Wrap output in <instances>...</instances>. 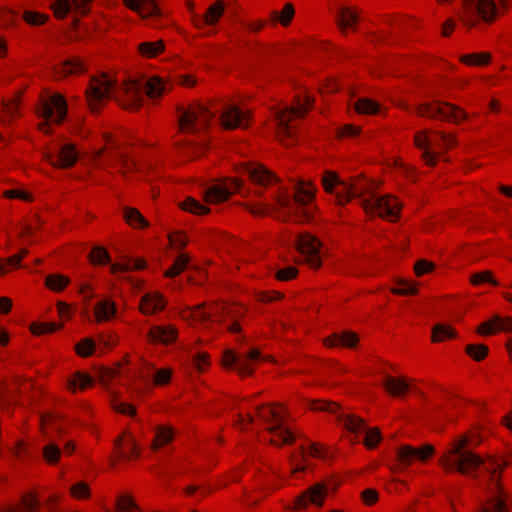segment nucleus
<instances>
[{
	"instance_id": "nucleus-1",
	"label": "nucleus",
	"mask_w": 512,
	"mask_h": 512,
	"mask_svg": "<svg viewBox=\"0 0 512 512\" xmlns=\"http://www.w3.org/2000/svg\"><path fill=\"white\" fill-rule=\"evenodd\" d=\"M471 443H473V438L470 435H462L455 439L440 457L439 464L448 472L457 471L476 477V472L481 470L489 475L494 488L488 499L479 504L476 512H508V506L498 480V474L503 465L491 456L485 459L472 452L468 448Z\"/></svg>"
},
{
	"instance_id": "nucleus-2",
	"label": "nucleus",
	"mask_w": 512,
	"mask_h": 512,
	"mask_svg": "<svg viewBox=\"0 0 512 512\" xmlns=\"http://www.w3.org/2000/svg\"><path fill=\"white\" fill-rule=\"evenodd\" d=\"M146 95L151 98L161 97L170 90L171 85L158 76L147 80L145 85L137 80H127L121 86L116 87L115 80L106 73L91 78L86 91L87 102L92 111H97L103 100L112 98L125 109L134 110L143 102V88Z\"/></svg>"
},
{
	"instance_id": "nucleus-3",
	"label": "nucleus",
	"mask_w": 512,
	"mask_h": 512,
	"mask_svg": "<svg viewBox=\"0 0 512 512\" xmlns=\"http://www.w3.org/2000/svg\"><path fill=\"white\" fill-rule=\"evenodd\" d=\"M314 193L315 187L311 182L299 181L294 186L293 201L287 191H281L275 196V204L254 203L245 207L257 216L276 214V217L281 219L293 216L298 222H307L313 218L308 206L314 198Z\"/></svg>"
},
{
	"instance_id": "nucleus-4",
	"label": "nucleus",
	"mask_w": 512,
	"mask_h": 512,
	"mask_svg": "<svg viewBox=\"0 0 512 512\" xmlns=\"http://www.w3.org/2000/svg\"><path fill=\"white\" fill-rule=\"evenodd\" d=\"M342 190L336 192V201L339 205L348 203L353 198H361V206L366 213L378 215L389 221H396L402 204L392 195L380 196L372 190L371 183L359 176L341 184Z\"/></svg>"
},
{
	"instance_id": "nucleus-5",
	"label": "nucleus",
	"mask_w": 512,
	"mask_h": 512,
	"mask_svg": "<svg viewBox=\"0 0 512 512\" xmlns=\"http://www.w3.org/2000/svg\"><path fill=\"white\" fill-rule=\"evenodd\" d=\"M309 408L313 411H323L334 415L338 423L349 432L357 434L364 431V444L370 449L374 448L381 439L380 431L377 428H368L363 419L343 412L339 405L334 402L311 401L309 402Z\"/></svg>"
},
{
	"instance_id": "nucleus-6",
	"label": "nucleus",
	"mask_w": 512,
	"mask_h": 512,
	"mask_svg": "<svg viewBox=\"0 0 512 512\" xmlns=\"http://www.w3.org/2000/svg\"><path fill=\"white\" fill-rule=\"evenodd\" d=\"M313 99L309 96L298 95L291 106L275 109L274 119L277 123V135L285 145H290L284 138H291L294 134L295 119L303 117L312 107Z\"/></svg>"
},
{
	"instance_id": "nucleus-7",
	"label": "nucleus",
	"mask_w": 512,
	"mask_h": 512,
	"mask_svg": "<svg viewBox=\"0 0 512 512\" xmlns=\"http://www.w3.org/2000/svg\"><path fill=\"white\" fill-rule=\"evenodd\" d=\"M258 417L269 423L275 421L276 423L267 428L271 434V443L275 445L290 444L294 441L292 433L284 426L285 416L278 412L274 407L259 406L257 407Z\"/></svg>"
},
{
	"instance_id": "nucleus-8",
	"label": "nucleus",
	"mask_w": 512,
	"mask_h": 512,
	"mask_svg": "<svg viewBox=\"0 0 512 512\" xmlns=\"http://www.w3.org/2000/svg\"><path fill=\"white\" fill-rule=\"evenodd\" d=\"M44 121L38 125L39 130L50 133L48 121L61 124L67 114V102L61 94H53L44 99L38 111Z\"/></svg>"
},
{
	"instance_id": "nucleus-9",
	"label": "nucleus",
	"mask_w": 512,
	"mask_h": 512,
	"mask_svg": "<svg viewBox=\"0 0 512 512\" xmlns=\"http://www.w3.org/2000/svg\"><path fill=\"white\" fill-rule=\"evenodd\" d=\"M416 113L421 117L448 120L454 123L467 118V113L459 106L440 101L420 104L416 108Z\"/></svg>"
},
{
	"instance_id": "nucleus-10",
	"label": "nucleus",
	"mask_w": 512,
	"mask_h": 512,
	"mask_svg": "<svg viewBox=\"0 0 512 512\" xmlns=\"http://www.w3.org/2000/svg\"><path fill=\"white\" fill-rule=\"evenodd\" d=\"M243 313L241 307L228 304H213L206 309L205 304H199L189 311V316L198 322L224 321L226 318L235 319Z\"/></svg>"
},
{
	"instance_id": "nucleus-11",
	"label": "nucleus",
	"mask_w": 512,
	"mask_h": 512,
	"mask_svg": "<svg viewBox=\"0 0 512 512\" xmlns=\"http://www.w3.org/2000/svg\"><path fill=\"white\" fill-rule=\"evenodd\" d=\"M213 114L202 105L191 106L188 110H182L179 117V129L182 132L197 133L205 129Z\"/></svg>"
},
{
	"instance_id": "nucleus-12",
	"label": "nucleus",
	"mask_w": 512,
	"mask_h": 512,
	"mask_svg": "<svg viewBox=\"0 0 512 512\" xmlns=\"http://www.w3.org/2000/svg\"><path fill=\"white\" fill-rule=\"evenodd\" d=\"M261 359L260 351L252 349L246 353L239 354L233 350H228L223 356V364L227 368H234L241 375H250L253 372L252 362Z\"/></svg>"
},
{
	"instance_id": "nucleus-13",
	"label": "nucleus",
	"mask_w": 512,
	"mask_h": 512,
	"mask_svg": "<svg viewBox=\"0 0 512 512\" xmlns=\"http://www.w3.org/2000/svg\"><path fill=\"white\" fill-rule=\"evenodd\" d=\"M241 184L242 182L238 178H227L207 188L204 192V200L207 204L224 202L240 189Z\"/></svg>"
},
{
	"instance_id": "nucleus-14",
	"label": "nucleus",
	"mask_w": 512,
	"mask_h": 512,
	"mask_svg": "<svg viewBox=\"0 0 512 512\" xmlns=\"http://www.w3.org/2000/svg\"><path fill=\"white\" fill-rule=\"evenodd\" d=\"M432 131L424 129L415 133L414 145L421 150V159L429 167H434L438 162V157L441 154L436 151L438 147L431 139Z\"/></svg>"
},
{
	"instance_id": "nucleus-15",
	"label": "nucleus",
	"mask_w": 512,
	"mask_h": 512,
	"mask_svg": "<svg viewBox=\"0 0 512 512\" xmlns=\"http://www.w3.org/2000/svg\"><path fill=\"white\" fill-rule=\"evenodd\" d=\"M435 449L431 444H424L421 447L402 445L397 450V459L401 468H406L415 460L425 462L433 455Z\"/></svg>"
},
{
	"instance_id": "nucleus-16",
	"label": "nucleus",
	"mask_w": 512,
	"mask_h": 512,
	"mask_svg": "<svg viewBox=\"0 0 512 512\" xmlns=\"http://www.w3.org/2000/svg\"><path fill=\"white\" fill-rule=\"evenodd\" d=\"M43 157L53 167L66 169L72 167L78 160V153L74 144L67 143L60 147L56 155L51 150H45Z\"/></svg>"
},
{
	"instance_id": "nucleus-17",
	"label": "nucleus",
	"mask_w": 512,
	"mask_h": 512,
	"mask_svg": "<svg viewBox=\"0 0 512 512\" xmlns=\"http://www.w3.org/2000/svg\"><path fill=\"white\" fill-rule=\"evenodd\" d=\"M250 122V112L236 105H227L221 114V123L225 129L247 128Z\"/></svg>"
},
{
	"instance_id": "nucleus-18",
	"label": "nucleus",
	"mask_w": 512,
	"mask_h": 512,
	"mask_svg": "<svg viewBox=\"0 0 512 512\" xmlns=\"http://www.w3.org/2000/svg\"><path fill=\"white\" fill-rule=\"evenodd\" d=\"M466 11L475 9L480 19L488 24L496 21L498 8L494 0H464Z\"/></svg>"
},
{
	"instance_id": "nucleus-19",
	"label": "nucleus",
	"mask_w": 512,
	"mask_h": 512,
	"mask_svg": "<svg viewBox=\"0 0 512 512\" xmlns=\"http://www.w3.org/2000/svg\"><path fill=\"white\" fill-rule=\"evenodd\" d=\"M327 493V486L323 483H317L306 489L295 499V507L297 509H303L306 508L309 503L322 506L324 497L327 495Z\"/></svg>"
},
{
	"instance_id": "nucleus-20",
	"label": "nucleus",
	"mask_w": 512,
	"mask_h": 512,
	"mask_svg": "<svg viewBox=\"0 0 512 512\" xmlns=\"http://www.w3.org/2000/svg\"><path fill=\"white\" fill-rule=\"evenodd\" d=\"M95 265H107L110 272L114 274H123L132 270H140L145 267L143 258H127L126 261L121 263H112L111 258H90Z\"/></svg>"
},
{
	"instance_id": "nucleus-21",
	"label": "nucleus",
	"mask_w": 512,
	"mask_h": 512,
	"mask_svg": "<svg viewBox=\"0 0 512 512\" xmlns=\"http://www.w3.org/2000/svg\"><path fill=\"white\" fill-rule=\"evenodd\" d=\"M297 251L303 256L326 255L329 250L314 236L302 234L295 240Z\"/></svg>"
},
{
	"instance_id": "nucleus-22",
	"label": "nucleus",
	"mask_w": 512,
	"mask_h": 512,
	"mask_svg": "<svg viewBox=\"0 0 512 512\" xmlns=\"http://www.w3.org/2000/svg\"><path fill=\"white\" fill-rule=\"evenodd\" d=\"M225 10L224 2L218 0L208 7L203 16H194V26L201 29L204 25H215L222 17Z\"/></svg>"
},
{
	"instance_id": "nucleus-23",
	"label": "nucleus",
	"mask_w": 512,
	"mask_h": 512,
	"mask_svg": "<svg viewBox=\"0 0 512 512\" xmlns=\"http://www.w3.org/2000/svg\"><path fill=\"white\" fill-rule=\"evenodd\" d=\"M242 173L247 174L250 180L259 186H268L276 177L266 168L260 165H245Z\"/></svg>"
},
{
	"instance_id": "nucleus-24",
	"label": "nucleus",
	"mask_w": 512,
	"mask_h": 512,
	"mask_svg": "<svg viewBox=\"0 0 512 512\" xmlns=\"http://www.w3.org/2000/svg\"><path fill=\"white\" fill-rule=\"evenodd\" d=\"M512 329V318L495 315L488 321L483 322L477 329V332L484 335H490L497 331L508 332Z\"/></svg>"
},
{
	"instance_id": "nucleus-25",
	"label": "nucleus",
	"mask_w": 512,
	"mask_h": 512,
	"mask_svg": "<svg viewBox=\"0 0 512 512\" xmlns=\"http://www.w3.org/2000/svg\"><path fill=\"white\" fill-rule=\"evenodd\" d=\"M125 5L137 12L141 17H152L160 14L154 0H123Z\"/></svg>"
},
{
	"instance_id": "nucleus-26",
	"label": "nucleus",
	"mask_w": 512,
	"mask_h": 512,
	"mask_svg": "<svg viewBox=\"0 0 512 512\" xmlns=\"http://www.w3.org/2000/svg\"><path fill=\"white\" fill-rule=\"evenodd\" d=\"M148 336L152 342L169 344L175 341L177 330L171 326H154L150 329Z\"/></svg>"
},
{
	"instance_id": "nucleus-27",
	"label": "nucleus",
	"mask_w": 512,
	"mask_h": 512,
	"mask_svg": "<svg viewBox=\"0 0 512 512\" xmlns=\"http://www.w3.org/2000/svg\"><path fill=\"white\" fill-rule=\"evenodd\" d=\"M165 301L158 293H147L142 296L140 302V309L142 313L151 315L157 311L163 310Z\"/></svg>"
},
{
	"instance_id": "nucleus-28",
	"label": "nucleus",
	"mask_w": 512,
	"mask_h": 512,
	"mask_svg": "<svg viewBox=\"0 0 512 512\" xmlns=\"http://www.w3.org/2000/svg\"><path fill=\"white\" fill-rule=\"evenodd\" d=\"M358 342V336L351 331H343L334 333L325 340V344L329 347L342 346L347 348L355 347Z\"/></svg>"
},
{
	"instance_id": "nucleus-29",
	"label": "nucleus",
	"mask_w": 512,
	"mask_h": 512,
	"mask_svg": "<svg viewBox=\"0 0 512 512\" xmlns=\"http://www.w3.org/2000/svg\"><path fill=\"white\" fill-rule=\"evenodd\" d=\"M358 20L357 13L349 7H342L336 15L337 25L343 33H346L348 29H355Z\"/></svg>"
},
{
	"instance_id": "nucleus-30",
	"label": "nucleus",
	"mask_w": 512,
	"mask_h": 512,
	"mask_svg": "<svg viewBox=\"0 0 512 512\" xmlns=\"http://www.w3.org/2000/svg\"><path fill=\"white\" fill-rule=\"evenodd\" d=\"M295 16V8L292 3H286L282 10L272 11L270 18L273 22L279 23L283 27H287L291 24Z\"/></svg>"
},
{
	"instance_id": "nucleus-31",
	"label": "nucleus",
	"mask_w": 512,
	"mask_h": 512,
	"mask_svg": "<svg viewBox=\"0 0 512 512\" xmlns=\"http://www.w3.org/2000/svg\"><path fill=\"white\" fill-rule=\"evenodd\" d=\"M85 70L83 62L78 58H73L63 62L56 70L61 77L80 74Z\"/></svg>"
},
{
	"instance_id": "nucleus-32",
	"label": "nucleus",
	"mask_w": 512,
	"mask_h": 512,
	"mask_svg": "<svg viewBox=\"0 0 512 512\" xmlns=\"http://www.w3.org/2000/svg\"><path fill=\"white\" fill-rule=\"evenodd\" d=\"M124 219L129 226L135 229L148 227V221L136 208L125 207L124 208Z\"/></svg>"
},
{
	"instance_id": "nucleus-33",
	"label": "nucleus",
	"mask_w": 512,
	"mask_h": 512,
	"mask_svg": "<svg viewBox=\"0 0 512 512\" xmlns=\"http://www.w3.org/2000/svg\"><path fill=\"white\" fill-rule=\"evenodd\" d=\"M383 386L393 396H401L409 389V384L404 379H397L387 375L383 381Z\"/></svg>"
},
{
	"instance_id": "nucleus-34",
	"label": "nucleus",
	"mask_w": 512,
	"mask_h": 512,
	"mask_svg": "<svg viewBox=\"0 0 512 512\" xmlns=\"http://www.w3.org/2000/svg\"><path fill=\"white\" fill-rule=\"evenodd\" d=\"M93 385V379L90 375L83 372H76L68 380V388L72 392H76L77 389L84 390L87 387Z\"/></svg>"
},
{
	"instance_id": "nucleus-35",
	"label": "nucleus",
	"mask_w": 512,
	"mask_h": 512,
	"mask_svg": "<svg viewBox=\"0 0 512 512\" xmlns=\"http://www.w3.org/2000/svg\"><path fill=\"white\" fill-rule=\"evenodd\" d=\"M165 49L163 40L155 42H143L138 45V52L145 58H154L161 54Z\"/></svg>"
},
{
	"instance_id": "nucleus-36",
	"label": "nucleus",
	"mask_w": 512,
	"mask_h": 512,
	"mask_svg": "<svg viewBox=\"0 0 512 512\" xmlns=\"http://www.w3.org/2000/svg\"><path fill=\"white\" fill-rule=\"evenodd\" d=\"M354 109L358 114L375 115L380 111V105L368 98H360L354 104Z\"/></svg>"
},
{
	"instance_id": "nucleus-37",
	"label": "nucleus",
	"mask_w": 512,
	"mask_h": 512,
	"mask_svg": "<svg viewBox=\"0 0 512 512\" xmlns=\"http://www.w3.org/2000/svg\"><path fill=\"white\" fill-rule=\"evenodd\" d=\"M174 432L172 428L160 426L156 429L155 439L152 443V449L157 450L159 447L170 443L173 440Z\"/></svg>"
},
{
	"instance_id": "nucleus-38",
	"label": "nucleus",
	"mask_w": 512,
	"mask_h": 512,
	"mask_svg": "<svg viewBox=\"0 0 512 512\" xmlns=\"http://www.w3.org/2000/svg\"><path fill=\"white\" fill-rule=\"evenodd\" d=\"M321 182L326 192L336 195L337 191L342 190L341 184H343L344 181H340L336 173L325 171Z\"/></svg>"
},
{
	"instance_id": "nucleus-39",
	"label": "nucleus",
	"mask_w": 512,
	"mask_h": 512,
	"mask_svg": "<svg viewBox=\"0 0 512 512\" xmlns=\"http://www.w3.org/2000/svg\"><path fill=\"white\" fill-rule=\"evenodd\" d=\"M116 312L113 302L105 300L98 302L95 306V315L97 321L109 320Z\"/></svg>"
},
{
	"instance_id": "nucleus-40",
	"label": "nucleus",
	"mask_w": 512,
	"mask_h": 512,
	"mask_svg": "<svg viewBox=\"0 0 512 512\" xmlns=\"http://www.w3.org/2000/svg\"><path fill=\"white\" fill-rule=\"evenodd\" d=\"M46 285L53 291H61L69 284V278L61 274H51L45 279Z\"/></svg>"
},
{
	"instance_id": "nucleus-41",
	"label": "nucleus",
	"mask_w": 512,
	"mask_h": 512,
	"mask_svg": "<svg viewBox=\"0 0 512 512\" xmlns=\"http://www.w3.org/2000/svg\"><path fill=\"white\" fill-rule=\"evenodd\" d=\"M181 208L183 210H186L190 213L194 214H207L209 213L210 209L206 206L202 205L199 201L195 200L192 197H187L181 204Z\"/></svg>"
},
{
	"instance_id": "nucleus-42",
	"label": "nucleus",
	"mask_w": 512,
	"mask_h": 512,
	"mask_svg": "<svg viewBox=\"0 0 512 512\" xmlns=\"http://www.w3.org/2000/svg\"><path fill=\"white\" fill-rule=\"evenodd\" d=\"M491 55L489 53H473L463 55L460 61L466 65H486L489 63Z\"/></svg>"
},
{
	"instance_id": "nucleus-43",
	"label": "nucleus",
	"mask_w": 512,
	"mask_h": 512,
	"mask_svg": "<svg viewBox=\"0 0 512 512\" xmlns=\"http://www.w3.org/2000/svg\"><path fill=\"white\" fill-rule=\"evenodd\" d=\"M116 447L119 451L120 457L129 460L131 457L137 456L138 451L133 439H129L127 443L122 444L120 440L116 442Z\"/></svg>"
},
{
	"instance_id": "nucleus-44",
	"label": "nucleus",
	"mask_w": 512,
	"mask_h": 512,
	"mask_svg": "<svg viewBox=\"0 0 512 512\" xmlns=\"http://www.w3.org/2000/svg\"><path fill=\"white\" fill-rule=\"evenodd\" d=\"M455 335V331L447 325L437 324L433 328L432 339L435 342L444 341L449 338H453Z\"/></svg>"
},
{
	"instance_id": "nucleus-45",
	"label": "nucleus",
	"mask_w": 512,
	"mask_h": 512,
	"mask_svg": "<svg viewBox=\"0 0 512 512\" xmlns=\"http://www.w3.org/2000/svg\"><path fill=\"white\" fill-rule=\"evenodd\" d=\"M309 454L312 457L325 459L326 458V452L325 449L322 446H319L315 443H311L308 447V450L304 448L303 446L300 447L299 450V457L305 461L306 455Z\"/></svg>"
},
{
	"instance_id": "nucleus-46",
	"label": "nucleus",
	"mask_w": 512,
	"mask_h": 512,
	"mask_svg": "<svg viewBox=\"0 0 512 512\" xmlns=\"http://www.w3.org/2000/svg\"><path fill=\"white\" fill-rule=\"evenodd\" d=\"M43 455L45 460L50 464H56L60 458L61 450L59 446L54 443H49L43 448Z\"/></svg>"
},
{
	"instance_id": "nucleus-47",
	"label": "nucleus",
	"mask_w": 512,
	"mask_h": 512,
	"mask_svg": "<svg viewBox=\"0 0 512 512\" xmlns=\"http://www.w3.org/2000/svg\"><path fill=\"white\" fill-rule=\"evenodd\" d=\"M470 281L473 285H480L483 283H490L495 286L498 285V282L493 278L492 272L488 270L472 274Z\"/></svg>"
},
{
	"instance_id": "nucleus-48",
	"label": "nucleus",
	"mask_w": 512,
	"mask_h": 512,
	"mask_svg": "<svg viewBox=\"0 0 512 512\" xmlns=\"http://www.w3.org/2000/svg\"><path fill=\"white\" fill-rule=\"evenodd\" d=\"M466 352L469 354L474 360L480 361L485 358L488 353V347L484 344H470L466 347Z\"/></svg>"
},
{
	"instance_id": "nucleus-49",
	"label": "nucleus",
	"mask_w": 512,
	"mask_h": 512,
	"mask_svg": "<svg viewBox=\"0 0 512 512\" xmlns=\"http://www.w3.org/2000/svg\"><path fill=\"white\" fill-rule=\"evenodd\" d=\"M116 506L120 512H132L138 509L136 503L129 495L120 496L117 500Z\"/></svg>"
},
{
	"instance_id": "nucleus-50",
	"label": "nucleus",
	"mask_w": 512,
	"mask_h": 512,
	"mask_svg": "<svg viewBox=\"0 0 512 512\" xmlns=\"http://www.w3.org/2000/svg\"><path fill=\"white\" fill-rule=\"evenodd\" d=\"M60 328L61 325L55 323H34L31 326V331L35 335H41L45 333H52Z\"/></svg>"
},
{
	"instance_id": "nucleus-51",
	"label": "nucleus",
	"mask_w": 512,
	"mask_h": 512,
	"mask_svg": "<svg viewBox=\"0 0 512 512\" xmlns=\"http://www.w3.org/2000/svg\"><path fill=\"white\" fill-rule=\"evenodd\" d=\"M122 374L123 372L120 370V365L117 369L103 368L99 372V380L107 388L109 381Z\"/></svg>"
},
{
	"instance_id": "nucleus-52",
	"label": "nucleus",
	"mask_w": 512,
	"mask_h": 512,
	"mask_svg": "<svg viewBox=\"0 0 512 512\" xmlns=\"http://www.w3.org/2000/svg\"><path fill=\"white\" fill-rule=\"evenodd\" d=\"M392 293L399 295H413L417 292L416 286L408 281H399L398 286L392 288Z\"/></svg>"
},
{
	"instance_id": "nucleus-53",
	"label": "nucleus",
	"mask_w": 512,
	"mask_h": 512,
	"mask_svg": "<svg viewBox=\"0 0 512 512\" xmlns=\"http://www.w3.org/2000/svg\"><path fill=\"white\" fill-rule=\"evenodd\" d=\"M23 18L30 25H42L47 21L48 16L39 12L25 11Z\"/></svg>"
},
{
	"instance_id": "nucleus-54",
	"label": "nucleus",
	"mask_w": 512,
	"mask_h": 512,
	"mask_svg": "<svg viewBox=\"0 0 512 512\" xmlns=\"http://www.w3.org/2000/svg\"><path fill=\"white\" fill-rule=\"evenodd\" d=\"M176 261L173 263V265L166 271V276L168 277H174L178 275L181 271L186 269V267L189 264L190 258H175Z\"/></svg>"
},
{
	"instance_id": "nucleus-55",
	"label": "nucleus",
	"mask_w": 512,
	"mask_h": 512,
	"mask_svg": "<svg viewBox=\"0 0 512 512\" xmlns=\"http://www.w3.org/2000/svg\"><path fill=\"white\" fill-rule=\"evenodd\" d=\"M187 244V237L181 233V232H174L169 234V245L177 250L180 251L183 249Z\"/></svg>"
},
{
	"instance_id": "nucleus-56",
	"label": "nucleus",
	"mask_w": 512,
	"mask_h": 512,
	"mask_svg": "<svg viewBox=\"0 0 512 512\" xmlns=\"http://www.w3.org/2000/svg\"><path fill=\"white\" fill-rule=\"evenodd\" d=\"M23 512H37L39 509V501L33 494H25L21 499Z\"/></svg>"
},
{
	"instance_id": "nucleus-57",
	"label": "nucleus",
	"mask_w": 512,
	"mask_h": 512,
	"mask_svg": "<svg viewBox=\"0 0 512 512\" xmlns=\"http://www.w3.org/2000/svg\"><path fill=\"white\" fill-rule=\"evenodd\" d=\"M95 350V343L92 339L86 338L76 345L77 353L82 357L90 356Z\"/></svg>"
},
{
	"instance_id": "nucleus-58",
	"label": "nucleus",
	"mask_w": 512,
	"mask_h": 512,
	"mask_svg": "<svg viewBox=\"0 0 512 512\" xmlns=\"http://www.w3.org/2000/svg\"><path fill=\"white\" fill-rule=\"evenodd\" d=\"M23 258H0V275L7 271L17 268L21 264Z\"/></svg>"
},
{
	"instance_id": "nucleus-59",
	"label": "nucleus",
	"mask_w": 512,
	"mask_h": 512,
	"mask_svg": "<svg viewBox=\"0 0 512 512\" xmlns=\"http://www.w3.org/2000/svg\"><path fill=\"white\" fill-rule=\"evenodd\" d=\"M52 9L57 18H64L70 10V3L68 0H59L53 4Z\"/></svg>"
},
{
	"instance_id": "nucleus-60",
	"label": "nucleus",
	"mask_w": 512,
	"mask_h": 512,
	"mask_svg": "<svg viewBox=\"0 0 512 512\" xmlns=\"http://www.w3.org/2000/svg\"><path fill=\"white\" fill-rule=\"evenodd\" d=\"M297 273H298V270L295 267L288 266V267L279 269L276 272V277L280 281H288V280L296 277Z\"/></svg>"
},
{
	"instance_id": "nucleus-61",
	"label": "nucleus",
	"mask_w": 512,
	"mask_h": 512,
	"mask_svg": "<svg viewBox=\"0 0 512 512\" xmlns=\"http://www.w3.org/2000/svg\"><path fill=\"white\" fill-rule=\"evenodd\" d=\"M435 268V265L424 259L417 261L414 264V270L417 276H422L425 273L431 272Z\"/></svg>"
},
{
	"instance_id": "nucleus-62",
	"label": "nucleus",
	"mask_w": 512,
	"mask_h": 512,
	"mask_svg": "<svg viewBox=\"0 0 512 512\" xmlns=\"http://www.w3.org/2000/svg\"><path fill=\"white\" fill-rule=\"evenodd\" d=\"M4 196L9 199H21L24 201L32 200V196L29 193L17 189L6 190L4 192Z\"/></svg>"
},
{
	"instance_id": "nucleus-63",
	"label": "nucleus",
	"mask_w": 512,
	"mask_h": 512,
	"mask_svg": "<svg viewBox=\"0 0 512 512\" xmlns=\"http://www.w3.org/2000/svg\"><path fill=\"white\" fill-rule=\"evenodd\" d=\"M171 371L169 369H160L154 374V382L157 385H164L170 381Z\"/></svg>"
},
{
	"instance_id": "nucleus-64",
	"label": "nucleus",
	"mask_w": 512,
	"mask_h": 512,
	"mask_svg": "<svg viewBox=\"0 0 512 512\" xmlns=\"http://www.w3.org/2000/svg\"><path fill=\"white\" fill-rule=\"evenodd\" d=\"M113 409L119 413H122V414H125V415H135L136 413V409L134 406L130 405V404H126V403H123V402H117V401H114L113 402Z\"/></svg>"
}]
</instances>
